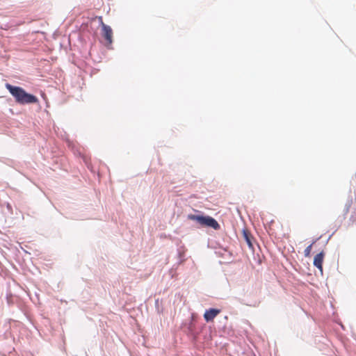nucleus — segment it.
Returning <instances> with one entry per match:
<instances>
[{"label":"nucleus","mask_w":356,"mask_h":356,"mask_svg":"<svg viewBox=\"0 0 356 356\" xmlns=\"http://www.w3.org/2000/svg\"><path fill=\"white\" fill-rule=\"evenodd\" d=\"M187 219L195 222L198 228L213 229V230L220 229V225L212 216L206 214L202 211L194 210L193 213L187 215Z\"/></svg>","instance_id":"1"},{"label":"nucleus","mask_w":356,"mask_h":356,"mask_svg":"<svg viewBox=\"0 0 356 356\" xmlns=\"http://www.w3.org/2000/svg\"><path fill=\"white\" fill-rule=\"evenodd\" d=\"M200 318L197 314L192 313L189 319L181 323L183 331L186 333L194 342L197 341L203 326V324L200 322Z\"/></svg>","instance_id":"2"},{"label":"nucleus","mask_w":356,"mask_h":356,"mask_svg":"<svg viewBox=\"0 0 356 356\" xmlns=\"http://www.w3.org/2000/svg\"><path fill=\"white\" fill-rule=\"evenodd\" d=\"M6 88L10 93L14 97L16 102L20 104H34L38 102V99L35 95L28 93L22 88L12 86L10 83L6 84Z\"/></svg>","instance_id":"3"},{"label":"nucleus","mask_w":356,"mask_h":356,"mask_svg":"<svg viewBox=\"0 0 356 356\" xmlns=\"http://www.w3.org/2000/svg\"><path fill=\"white\" fill-rule=\"evenodd\" d=\"M221 310L215 307H210L205 310L203 315L207 323H210L220 313Z\"/></svg>","instance_id":"4"},{"label":"nucleus","mask_w":356,"mask_h":356,"mask_svg":"<svg viewBox=\"0 0 356 356\" xmlns=\"http://www.w3.org/2000/svg\"><path fill=\"white\" fill-rule=\"evenodd\" d=\"M325 252L323 250L317 253L314 257L313 261V265L317 268L321 273H323V264L325 257Z\"/></svg>","instance_id":"5"},{"label":"nucleus","mask_w":356,"mask_h":356,"mask_svg":"<svg viewBox=\"0 0 356 356\" xmlns=\"http://www.w3.org/2000/svg\"><path fill=\"white\" fill-rule=\"evenodd\" d=\"M102 35L105 40L107 41L108 44H111L113 42V31L109 26L102 24Z\"/></svg>","instance_id":"6"},{"label":"nucleus","mask_w":356,"mask_h":356,"mask_svg":"<svg viewBox=\"0 0 356 356\" xmlns=\"http://www.w3.org/2000/svg\"><path fill=\"white\" fill-rule=\"evenodd\" d=\"M242 235L249 248L253 249L254 245L251 234L245 228H243L242 229Z\"/></svg>","instance_id":"7"},{"label":"nucleus","mask_w":356,"mask_h":356,"mask_svg":"<svg viewBox=\"0 0 356 356\" xmlns=\"http://www.w3.org/2000/svg\"><path fill=\"white\" fill-rule=\"evenodd\" d=\"M321 238V236H319V237H318V238H316L315 240H314V241H312V243L310 245H308V246L305 249V250H304V254H305V257H309V256H310V254H311V252H312V245H313L315 243H316V242H317V241H318Z\"/></svg>","instance_id":"8"},{"label":"nucleus","mask_w":356,"mask_h":356,"mask_svg":"<svg viewBox=\"0 0 356 356\" xmlns=\"http://www.w3.org/2000/svg\"><path fill=\"white\" fill-rule=\"evenodd\" d=\"M349 210L350 209L344 207L343 216H339V218L337 220V222L339 223V227L342 224L343 220L346 219V215L349 212Z\"/></svg>","instance_id":"9"},{"label":"nucleus","mask_w":356,"mask_h":356,"mask_svg":"<svg viewBox=\"0 0 356 356\" xmlns=\"http://www.w3.org/2000/svg\"><path fill=\"white\" fill-rule=\"evenodd\" d=\"M356 223V211H353L348 220V225Z\"/></svg>","instance_id":"10"},{"label":"nucleus","mask_w":356,"mask_h":356,"mask_svg":"<svg viewBox=\"0 0 356 356\" xmlns=\"http://www.w3.org/2000/svg\"><path fill=\"white\" fill-rule=\"evenodd\" d=\"M350 193H351V191H350ZM353 197L350 194H349L348 197L347 202H346L344 207L350 209L353 204Z\"/></svg>","instance_id":"11"},{"label":"nucleus","mask_w":356,"mask_h":356,"mask_svg":"<svg viewBox=\"0 0 356 356\" xmlns=\"http://www.w3.org/2000/svg\"><path fill=\"white\" fill-rule=\"evenodd\" d=\"M350 193H351V191H350ZM353 197L350 194H349L348 197L347 202H346L344 207L350 209L353 204Z\"/></svg>","instance_id":"12"},{"label":"nucleus","mask_w":356,"mask_h":356,"mask_svg":"<svg viewBox=\"0 0 356 356\" xmlns=\"http://www.w3.org/2000/svg\"><path fill=\"white\" fill-rule=\"evenodd\" d=\"M219 247L222 248L225 252H227L230 257H232V253L228 250V247H222L220 245H219Z\"/></svg>","instance_id":"13"},{"label":"nucleus","mask_w":356,"mask_h":356,"mask_svg":"<svg viewBox=\"0 0 356 356\" xmlns=\"http://www.w3.org/2000/svg\"><path fill=\"white\" fill-rule=\"evenodd\" d=\"M156 302H157V313H159V299L158 298H157Z\"/></svg>","instance_id":"14"},{"label":"nucleus","mask_w":356,"mask_h":356,"mask_svg":"<svg viewBox=\"0 0 356 356\" xmlns=\"http://www.w3.org/2000/svg\"><path fill=\"white\" fill-rule=\"evenodd\" d=\"M335 232H334L327 238V242L331 238V237L333 236Z\"/></svg>","instance_id":"15"}]
</instances>
